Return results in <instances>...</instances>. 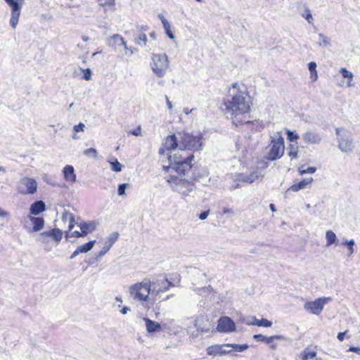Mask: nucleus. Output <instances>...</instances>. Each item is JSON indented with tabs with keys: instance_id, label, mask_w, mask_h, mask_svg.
I'll return each instance as SVG.
<instances>
[{
	"instance_id": "nucleus-59",
	"label": "nucleus",
	"mask_w": 360,
	"mask_h": 360,
	"mask_svg": "<svg viewBox=\"0 0 360 360\" xmlns=\"http://www.w3.org/2000/svg\"><path fill=\"white\" fill-rule=\"evenodd\" d=\"M8 216H9V213L0 207V217H6Z\"/></svg>"
},
{
	"instance_id": "nucleus-30",
	"label": "nucleus",
	"mask_w": 360,
	"mask_h": 360,
	"mask_svg": "<svg viewBox=\"0 0 360 360\" xmlns=\"http://www.w3.org/2000/svg\"><path fill=\"white\" fill-rule=\"evenodd\" d=\"M326 247H330L332 245H338V240L337 236H336L335 233L331 230H328L326 231Z\"/></svg>"
},
{
	"instance_id": "nucleus-25",
	"label": "nucleus",
	"mask_w": 360,
	"mask_h": 360,
	"mask_svg": "<svg viewBox=\"0 0 360 360\" xmlns=\"http://www.w3.org/2000/svg\"><path fill=\"white\" fill-rule=\"evenodd\" d=\"M126 41L120 34L112 35L108 40V44L110 46L116 48L117 46H123L126 47Z\"/></svg>"
},
{
	"instance_id": "nucleus-43",
	"label": "nucleus",
	"mask_w": 360,
	"mask_h": 360,
	"mask_svg": "<svg viewBox=\"0 0 360 360\" xmlns=\"http://www.w3.org/2000/svg\"><path fill=\"white\" fill-rule=\"evenodd\" d=\"M354 240L353 239H351L349 240V242L348 243V245L347 246V249H348V256H351L354 254Z\"/></svg>"
},
{
	"instance_id": "nucleus-7",
	"label": "nucleus",
	"mask_w": 360,
	"mask_h": 360,
	"mask_svg": "<svg viewBox=\"0 0 360 360\" xmlns=\"http://www.w3.org/2000/svg\"><path fill=\"white\" fill-rule=\"evenodd\" d=\"M336 134L338 140V148L345 153H349L354 149V143L352 134L344 129H336Z\"/></svg>"
},
{
	"instance_id": "nucleus-52",
	"label": "nucleus",
	"mask_w": 360,
	"mask_h": 360,
	"mask_svg": "<svg viewBox=\"0 0 360 360\" xmlns=\"http://www.w3.org/2000/svg\"><path fill=\"white\" fill-rule=\"evenodd\" d=\"M164 29H165V32H166L167 35L168 36V37L173 39L174 38V35L173 34V33L171 31L170 25L168 27H167V28H164Z\"/></svg>"
},
{
	"instance_id": "nucleus-55",
	"label": "nucleus",
	"mask_w": 360,
	"mask_h": 360,
	"mask_svg": "<svg viewBox=\"0 0 360 360\" xmlns=\"http://www.w3.org/2000/svg\"><path fill=\"white\" fill-rule=\"evenodd\" d=\"M348 351L355 352L358 354H360V347H358L351 346V347H349Z\"/></svg>"
},
{
	"instance_id": "nucleus-3",
	"label": "nucleus",
	"mask_w": 360,
	"mask_h": 360,
	"mask_svg": "<svg viewBox=\"0 0 360 360\" xmlns=\"http://www.w3.org/2000/svg\"><path fill=\"white\" fill-rule=\"evenodd\" d=\"M180 151L191 150L193 152L202 150V135L200 132H179Z\"/></svg>"
},
{
	"instance_id": "nucleus-41",
	"label": "nucleus",
	"mask_w": 360,
	"mask_h": 360,
	"mask_svg": "<svg viewBox=\"0 0 360 360\" xmlns=\"http://www.w3.org/2000/svg\"><path fill=\"white\" fill-rule=\"evenodd\" d=\"M287 135H288V140L291 142L297 140L300 137L299 135L296 132L291 131L290 130L287 131Z\"/></svg>"
},
{
	"instance_id": "nucleus-56",
	"label": "nucleus",
	"mask_w": 360,
	"mask_h": 360,
	"mask_svg": "<svg viewBox=\"0 0 360 360\" xmlns=\"http://www.w3.org/2000/svg\"><path fill=\"white\" fill-rule=\"evenodd\" d=\"M72 236L75 238L84 237V236H83V233L82 232V231H75L72 233Z\"/></svg>"
},
{
	"instance_id": "nucleus-15",
	"label": "nucleus",
	"mask_w": 360,
	"mask_h": 360,
	"mask_svg": "<svg viewBox=\"0 0 360 360\" xmlns=\"http://www.w3.org/2000/svg\"><path fill=\"white\" fill-rule=\"evenodd\" d=\"M264 175L262 170L257 167L254 169L250 174H245L243 173L238 174L236 180L251 184L256 180H262Z\"/></svg>"
},
{
	"instance_id": "nucleus-32",
	"label": "nucleus",
	"mask_w": 360,
	"mask_h": 360,
	"mask_svg": "<svg viewBox=\"0 0 360 360\" xmlns=\"http://www.w3.org/2000/svg\"><path fill=\"white\" fill-rule=\"evenodd\" d=\"M302 356V360L312 359L314 357H316V352L314 350L309 349V348H306L303 350Z\"/></svg>"
},
{
	"instance_id": "nucleus-48",
	"label": "nucleus",
	"mask_w": 360,
	"mask_h": 360,
	"mask_svg": "<svg viewBox=\"0 0 360 360\" xmlns=\"http://www.w3.org/2000/svg\"><path fill=\"white\" fill-rule=\"evenodd\" d=\"M91 76V72L90 69L87 68L84 71L83 78L86 80H90Z\"/></svg>"
},
{
	"instance_id": "nucleus-61",
	"label": "nucleus",
	"mask_w": 360,
	"mask_h": 360,
	"mask_svg": "<svg viewBox=\"0 0 360 360\" xmlns=\"http://www.w3.org/2000/svg\"><path fill=\"white\" fill-rule=\"evenodd\" d=\"M345 333L346 332L338 333L337 338L339 341L342 342L344 340Z\"/></svg>"
},
{
	"instance_id": "nucleus-29",
	"label": "nucleus",
	"mask_w": 360,
	"mask_h": 360,
	"mask_svg": "<svg viewBox=\"0 0 360 360\" xmlns=\"http://www.w3.org/2000/svg\"><path fill=\"white\" fill-rule=\"evenodd\" d=\"M98 4L104 8L105 13L114 11L115 0H98Z\"/></svg>"
},
{
	"instance_id": "nucleus-33",
	"label": "nucleus",
	"mask_w": 360,
	"mask_h": 360,
	"mask_svg": "<svg viewBox=\"0 0 360 360\" xmlns=\"http://www.w3.org/2000/svg\"><path fill=\"white\" fill-rule=\"evenodd\" d=\"M95 243H96V240H91L88 243H86L79 246L78 249L81 253H86L93 248Z\"/></svg>"
},
{
	"instance_id": "nucleus-24",
	"label": "nucleus",
	"mask_w": 360,
	"mask_h": 360,
	"mask_svg": "<svg viewBox=\"0 0 360 360\" xmlns=\"http://www.w3.org/2000/svg\"><path fill=\"white\" fill-rule=\"evenodd\" d=\"M46 209L45 203L41 200L34 202L30 207V212L31 215H37Z\"/></svg>"
},
{
	"instance_id": "nucleus-28",
	"label": "nucleus",
	"mask_w": 360,
	"mask_h": 360,
	"mask_svg": "<svg viewBox=\"0 0 360 360\" xmlns=\"http://www.w3.org/2000/svg\"><path fill=\"white\" fill-rule=\"evenodd\" d=\"M62 220L64 222L68 221L69 230H72L74 228L75 224V216L70 212L65 210L62 214Z\"/></svg>"
},
{
	"instance_id": "nucleus-10",
	"label": "nucleus",
	"mask_w": 360,
	"mask_h": 360,
	"mask_svg": "<svg viewBox=\"0 0 360 360\" xmlns=\"http://www.w3.org/2000/svg\"><path fill=\"white\" fill-rule=\"evenodd\" d=\"M37 182L33 178L24 176L20 179L16 185V191L21 195H32L37 192Z\"/></svg>"
},
{
	"instance_id": "nucleus-37",
	"label": "nucleus",
	"mask_w": 360,
	"mask_h": 360,
	"mask_svg": "<svg viewBox=\"0 0 360 360\" xmlns=\"http://www.w3.org/2000/svg\"><path fill=\"white\" fill-rule=\"evenodd\" d=\"M319 37L320 38V41L319 42V45L320 46H328L330 45V39L322 33L319 34Z\"/></svg>"
},
{
	"instance_id": "nucleus-57",
	"label": "nucleus",
	"mask_w": 360,
	"mask_h": 360,
	"mask_svg": "<svg viewBox=\"0 0 360 360\" xmlns=\"http://www.w3.org/2000/svg\"><path fill=\"white\" fill-rule=\"evenodd\" d=\"M310 78L311 79V80L313 82L316 81L318 79L317 72L316 71L310 72Z\"/></svg>"
},
{
	"instance_id": "nucleus-12",
	"label": "nucleus",
	"mask_w": 360,
	"mask_h": 360,
	"mask_svg": "<svg viewBox=\"0 0 360 360\" xmlns=\"http://www.w3.org/2000/svg\"><path fill=\"white\" fill-rule=\"evenodd\" d=\"M179 140V132L176 134L167 136L162 143V148H160L159 150V154L163 155L165 150L172 151L177 148L180 150V142Z\"/></svg>"
},
{
	"instance_id": "nucleus-1",
	"label": "nucleus",
	"mask_w": 360,
	"mask_h": 360,
	"mask_svg": "<svg viewBox=\"0 0 360 360\" xmlns=\"http://www.w3.org/2000/svg\"><path fill=\"white\" fill-rule=\"evenodd\" d=\"M224 112L236 125L242 123L258 124L259 122L243 120L242 116L250 112L252 105L248 88L243 84L233 83L224 101Z\"/></svg>"
},
{
	"instance_id": "nucleus-9",
	"label": "nucleus",
	"mask_w": 360,
	"mask_h": 360,
	"mask_svg": "<svg viewBox=\"0 0 360 360\" xmlns=\"http://www.w3.org/2000/svg\"><path fill=\"white\" fill-rule=\"evenodd\" d=\"M151 284L153 301L160 299L162 293L169 290L170 288L174 287V284L169 281L166 277L157 278L155 281L151 282Z\"/></svg>"
},
{
	"instance_id": "nucleus-38",
	"label": "nucleus",
	"mask_w": 360,
	"mask_h": 360,
	"mask_svg": "<svg viewBox=\"0 0 360 360\" xmlns=\"http://www.w3.org/2000/svg\"><path fill=\"white\" fill-rule=\"evenodd\" d=\"M111 165V169L114 172H119L122 169V165L118 162L117 159L113 162H110Z\"/></svg>"
},
{
	"instance_id": "nucleus-60",
	"label": "nucleus",
	"mask_w": 360,
	"mask_h": 360,
	"mask_svg": "<svg viewBox=\"0 0 360 360\" xmlns=\"http://www.w3.org/2000/svg\"><path fill=\"white\" fill-rule=\"evenodd\" d=\"M223 213L224 214H233L234 213V211L232 208H227V207H224L223 209Z\"/></svg>"
},
{
	"instance_id": "nucleus-17",
	"label": "nucleus",
	"mask_w": 360,
	"mask_h": 360,
	"mask_svg": "<svg viewBox=\"0 0 360 360\" xmlns=\"http://www.w3.org/2000/svg\"><path fill=\"white\" fill-rule=\"evenodd\" d=\"M118 237L119 233L117 232H114L110 234L104 243V246L103 247L101 250L97 254L96 259L98 260L103 256H104L110 250L112 245L117 240Z\"/></svg>"
},
{
	"instance_id": "nucleus-35",
	"label": "nucleus",
	"mask_w": 360,
	"mask_h": 360,
	"mask_svg": "<svg viewBox=\"0 0 360 360\" xmlns=\"http://www.w3.org/2000/svg\"><path fill=\"white\" fill-rule=\"evenodd\" d=\"M135 43L141 46H146L147 43V37L144 33H140L135 38Z\"/></svg>"
},
{
	"instance_id": "nucleus-14",
	"label": "nucleus",
	"mask_w": 360,
	"mask_h": 360,
	"mask_svg": "<svg viewBox=\"0 0 360 360\" xmlns=\"http://www.w3.org/2000/svg\"><path fill=\"white\" fill-rule=\"evenodd\" d=\"M253 338L257 341L265 342L266 344L269 345V348L271 349H276L278 347L277 344L274 343V340H283L288 341L290 339L284 335H272V336H265L262 334L254 335Z\"/></svg>"
},
{
	"instance_id": "nucleus-53",
	"label": "nucleus",
	"mask_w": 360,
	"mask_h": 360,
	"mask_svg": "<svg viewBox=\"0 0 360 360\" xmlns=\"http://www.w3.org/2000/svg\"><path fill=\"white\" fill-rule=\"evenodd\" d=\"M316 63L315 62H310L308 64V68H309V72L316 71Z\"/></svg>"
},
{
	"instance_id": "nucleus-23",
	"label": "nucleus",
	"mask_w": 360,
	"mask_h": 360,
	"mask_svg": "<svg viewBox=\"0 0 360 360\" xmlns=\"http://www.w3.org/2000/svg\"><path fill=\"white\" fill-rule=\"evenodd\" d=\"M27 219L30 220L32 224V231L37 232L42 229L44 225V219L42 217H36L32 215H28Z\"/></svg>"
},
{
	"instance_id": "nucleus-26",
	"label": "nucleus",
	"mask_w": 360,
	"mask_h": 360,
	"mask_svg": "<svg viewBox=\"0 0 360 360\" xmlns=\"http://www.w3.org/2000/svg\"><path fill=\"white\" fill-rule=\"evenodd\" d=\"M313 181V178L312 177H309V178H306L304 179H303L302 181H300L299 183L297 184H295L293 185H292L288 191H292L294 192H297L301 189H304L306 188V186L307 185H309V184H311V182Z\"/></svg>"
},
{
	"instance_id": "nucleus-13",
	"label": "nucleus",
	"mask_w": 360,
	"mask_h": 360,
	"mask_svg": "<svg viewBox=\"0 0 360 360\" xmlns=\"http://www.w3.org/2000/svg\"><path fill=\"white\" fill-rule=\"evenodd\" d=\"M217 330L224 333H232L236 330L235 322L229 316H222L218 320Z\"/></svg>"
},
{
	"instance_id": "nucleus-39",
	"label": "nucleus",
	"mask_w": 360,
	"mask_h": 360,
	"mask_svg": "<svg viewBox=\"0 0 360 360\" xmlns=\"http://www.w3.org/2000/svg\"><path fill=\"white\" fill-rule=\"evenodd\" d=\"M302 17L304 18L309 23H312L313 18L311 11L308 8H306L304 9V11L302 14Z\"/></svg>"
},
{
	"instance_id": "nucleus-21",
	"label": "nucleus",
	"mask_w": 360,
	"mask_h": 360,
	"mask_svg": "<svg viewBox=\"0 0 360 360\" xmlns=\"http://www.w3.org/2000/svg\"><path fill=\"white\" fill-rule=\"evenodd\" d=\"M11 17L10 24L13 29H15L18 23L19 17L20 15L21 6L20 3H17L11 6Z\"/></svg>"
},
{
	"instance_id": "nucleus-58",
	"label": "nucleus",
	"mask_w": 360,
	"mask_h": 360,
	"mask_svg": "<svg viewBox=\"0 0 360 360\" xmlns=\"http://www.w3.org/2000/svg\"><path fill=\"white\" fill-rule=\"evenodd\" d=\"M193 271H194V272H193L194 274H195L198 275L201 278H202V279H203V281H205V277H206V276H205V274H202V273L200 272V271H199L198 270H197L196 269H193Z\"/></svg>"
},
{
	"instance_id": "nucleus-19",
	"label": "nucleus",
	"mask_w": 360,
	"mask_h": 360,
	"mask_svg": "<svg viewBox=\"0 0 360 360\" xmlns=\"http://www.w3.org/2000/svg\"><path fill=\"white\" fill-rule=\"evenodd\" d=\"M226 348L229 347L225 346V344L212 345L207 349V353L210 356L224 355L226 354H230L232 350H227L226 349Z\"/></svg>"
},
{
	"instance_id": "nucleus-11",
	"label": "nucleus",
	"mask_w": 360,
	"mask_h": 360,
	"mask_svg": "<svg viewBox=\"0 0 360 360\" xmlns=\"http://www.w3.org/2000/svg\"><path fill=\"white\" fill-rule=\"evenodd\" d=\"M332 300L330 297H319L314 301L307 302L304 309L311 314L319 315L323 309L324 305Z\"/></svg>"
},
{
	"instance_id": "nucleus-44",
	"label": "nucleus",
	"mask_w": 360,
	"mask_h": 360,
	"mask_svg": "<svg viewBox=\"0 0 360 360\" xmlns=\"http://www.w3.org/2000/svg\"><path fill=\"white\" fill-rule=\"evenodd\" d=\"M316 167H307V169H302L300 168V173L303 175V174H313L316 172Z\"/></svg>"
},
{
	"instance_id": "nucleus-8",
	"label": "nucleus",
	"mask_w": 360,
	"mask_h": 360,
	"mask_svg": "<svg viewBox=\"0 0 360 360\" xmlns=\"http://www.w3.org/2000/svg\"><path fill=\"white\" fill-rule=\"evenodd\" d=\"M168 68V57L165 53L153 54L151 68L158 77H164Z\"/></svg>"
},
{
	"instance_id": "nucleus-16",
	"label": "nucleus",
	"mask_w": 360,
	"mask_h": 360,
	"mask_svg": "<svg viewBox=\"0 0 360 360\" xmlns=\"http://www.w3.org/2000/svg\"><path fill=\"white\" fill-rule=\"evenodd\" d=\"M49 238H51L58 244L62 240L63 232L59 229H53L40 234V238L43 243H47Z\"/></svg>"
},
{
	"instance_id": "nucleus-36",
	"label": "nucleus",
	"mask_w": 360,
	"mask_h": 360,
	"mask_svg": "<svg viewBox=\"0 0 360 360\" xmlns=\"http://www.w3.org/2000/svg\"><path fill=\"white\" fill-rule=\"evenodd\" d=\"M288 154L291 160L297 158L298 154V147L294 144H290Z\"/></svg>"
},
{
	"instance_id": "nucleus-64",
	"label": "nucleus",
	"mask_w": 360,
	"mask_h": 360,
	"mask_svg": "<svg viewBox=\"0 0 360 360\" xmlns=\"http://www.w3.org/2000/svg\"><path fill=\"white\" fill-rule=\"evenodd\" d=\"M165 100H166V103L167 105V107L169 110H172V103L169 101L168 97L167 96H165Z\"/></svg>"
},
{
	"instance_id": "nucleus-5",
	"label": "nucleus",
	"mask_w": 360,
	"mask_h": 360,
	"mask_svg": "<svg viewBox=\"0 0 360 360\" xmlns=\"http://www.w3.org/2000/svg\"><path fill=\"white\" fill-rule=\"evenodd\" d=\"M167 181L170 184L173 191L181 194L184 198L191 195L194 190V184L184 179L171 175Z\"/></svg>"
},
{
	"instance_id": "nucleus-54",
	"label": "nucleus",
	"mask_w": 360,
	"mask_h": 360,
	"mask_svg": "<svg viewBox=\"0 0 360 360\" xmlns=\"http://www.w3.org/2000/svg\"><path fill=\"white\" fill-rule=\"evenodd\" d=\"M141 129L140 127H138L136 129L131 131L129 133L134 136H138L141 134Z\"/></svg>"
},
{
	"instance_id": "nucleus-47",
	"label": "nucleus",
	"mask_w": 360,
	"mask_h": 360,
	"mask_svg": "<svg viewBox=\"0 0 360 360\" xmlns=\"http://www.w3.org/2000/svg\"><path fill=\"white\" fill-rule=\"evenodd\" d=\"M158 17L160 19L164 28H167V27H168L170 25L162 14H159Z\"/></svg>"
},
{
	"instance_id": "nucleus-40",
	"label": "nucleus",
	"mask_w": 360,
	"mask_h": 360,
	"mask_svg": "<svg viewBox=\"0 0 360 360\" xmlns=\"http://www.w3.org/2000/svg\"><path fill=\"white\" fill-rule=\"evenodd\" d=\"M340 72L342 74V75L344 78H349L350 80H352V79H353L352 72L348 71L346 68H342L340 70Z\"/></svg>"
},
{
	"instance_id": "nucleus-42",
	"label": "nucleus",
	"mask_w": 360,
	"mask_h": 360,
	"mask_svg": "<svg viewBox=\"0 0 360 360\" xmlns=\"http://www.w3.org/2000/svg\"><path fill=\"white\" fill-rule=\"evenodd\" d=\"M84 154L86 155H89V156H92L94 158H96L98 153H97V151H96V150L95 148H90L86 149L84 151Z\"/></svg>"
},
{
	"instance_id": "nucleus-20",
	"label": "nucleus",
	"mask_w": 360,
	"mask_h": 360,
	"mask_svg": "<svg viewBox=\"0 0 360 360\" xmlns=\"http://www.w3.org/2000/svg\"><path fill=\"white\" fill-rule=\"evenodd\" d=\"M64 180L70 184H73L77 179L75 169L72 165H65L63 169Z\"/></svg>"
},
{
	"instance_id": "nucleus-50",
	"label": "nucleus",
	"mask_w": 360,
	"mask_h": 360,
	"mask_svg": "<svg viewBox=\"0 0 360 360\" xmlns=\"http://www.w3.org/2000/svg\"><path fill=\"white\" fill-rule=\"evenodd\" d=\"M209 214H210V210H205L199 214V219L201 220H204L207 218Z\"/></svg>"
},
{
	"instance_id": "nucleus-62",
	"label": "nucleus",
	"mask_w": 360,
	"mask_h": 360,
	"mask_svg": "<svg viewBox=\"0 0 360 360\" xmlns=\"http://www.w3.org/2000/svg\"><path fill=\"white\" fill-rule=\"evenodd\" d=\"M80 251L79 250L78 248L73 252V253L70 257V259H74L75 257H77L79 254H80Z\"/></svg>"
},
{
	"instance_id": "nucleus-18",
	"label": "nucleus",
	"mask_w": 360,
	"mask_h": 360,
	"mask_svg": "<svg viewBox=\"0 0 360 360\" xmlns=\"http://www.w3.org/2000/svg\"><path fill=\"white\" fill-rule=\"evenodd\" d=\"M302 139L307 144H319L321 141V135L316 131L308 129L302 135Z\"/></svg>"
},
{
	"instance_id": "nucleus-31",
	"label": "nucleus",
	"mask_w": 360,
	"mask_h": 360,
	"mask_svg": "<svg viewBox=\"0 0 360 360\" xmlns=\"http://www.w3.org/2000/svg\"><path fill=\"white\" fill-rule=\"evenodd\" d=\"M247 325H255L259 327H271L272 326V322L266 319H257V318H254V322H246Z\"/></svg>"
},
{
	"instance_id": "nucleus-49",
	"label": "nucleus",
	"mask_w": 360,
	"mask_h": 360,
	"mask_svg": "<svg viewBox=\"0 0 360 360\" xmlns=\"http://www.w3.org/2000/svg\"><path fill=\"white\" fill-rule=\"evenodd\" d=\"M84 127L85 126L83 123H79V124L74 126V130L75 132L83 131Z\"/></svg>"
},
{
	"instance_id": "nucleus-4",
	"label": "nucleus",
	"mask_w": 360,
	"mask_h": 360,
	"mask_svg": "<svg viewBox=\"0 0 360 360\" xmlns=\"http://www.w3.org/2000/svg\"><path fill=\"white\" fill-rule=\"evenodd\" d=\"M194 159V155L191 154L186 157H184L179 151L170 154L168 160L170 164L171 169H174L178 174H185V172L191 168V162Z\"/></svg>"
},
{
	"instance_id": "nucleus-2",
	"label": "nucleus",
	"mask_w": 360,
	"mask_h": 360,
	"mask_svg": "<svg viewBox=\"0 0 360 360\" xmlns=\"http://www.w3.org/2000/svg\"><path fill=\"white\" fill-rule=\"evenodd\" d=\"M152 284L150 279L144 278L140 282L135 283L129 287L128 292L130 298L136 303L142 304L144 307L150 308L154 301L151 302Z\"/></svg>"
},
{
	"instance_id": "nucleus-6",
	"label": "nucleus",
	"mask_w": 360,
	"mask_h": 360,
	"mask_svg": "<svg viewBox=\"0 0 360 360\" xmlns=\"http://www.w3.org/2000/svg\"><path fill=\"white\" fill-rule=\"evenodd\" d=\"M269 148V150L266 155L267 160L274 161L283 156L285 149L284 139L279 132H277L275 137H271Z\"/></svg>"
},
{
	"instance_id": "nucleus-34",
	"label": "nucleus",
	"mask_w": 360,
	"mask_h": 360,
	"mask_svg": "<svg viewBox=\"0 0 360 360\" xmlns=\"http://www.w3.org/2000/svg\"><path fill=\"white\" fill-rule=\"evenodd\" d=\"M225 346L232 348V350L241 352L246 350L248 348L247 344L238 345V344H225Z\"/></svg>"
},
{
	"instance_id": "nucleus-63",
	"label": "nucleus",
	"mask_w": 360,
	"mask_h": 360,
	"mask_svg": "<svg viewBox=\"0 0 360 360\" xmlns=\"http://www.w3.org/2000/svg\"><path fill=\"white\" fill-rule=\"evenodd\" d=\"M130 311V308L129 307H124L120 311L122 314H126Z\"/></svg>"
},
{
	"instance_id": "nucleus-27",
	"label": "nucleus",
	"mask_w": 360,
	"mask_h": 360,
	"mask_svg": "<svg viewBox=\"0 0 360 360\" xmlns=\"http://www.w3.org/2000/svg\"><path fill=\"white\" fill-rule=\"evenodd\" d=\"M146 330L148 333H153L160 330V324L156 321H152L148 318H144Z\"/></svg>"
},
{
	"instance_id": "nucleus-46",
	"label": "nucleus",
	"mask_w": 360,
	"mask_h": 360,
	"mask_svg": "<svg viewBox=\"0 0 360 360\" xmlns=\"http://www.w3.org/2000/svg\"><path fill=\"white\" fill-rule=\"evenodd\" d=\"M125 49V55L130 56L133 55L137 50L135 48L133 47H127L126 45V47H124Z\"/></svg>"
},
{
	"instance_id": "nucleus-45",
	"label": "nucleus",
	"mask_w": 360,
	"mask_h": 360,
	"mask_svg": "<svg viewBox=\"0 0 360 360\" xmlns=\"http://www.w3.org/2000/svg\"><path fill=\"white\" fill-rule=\"evenodd\" d=\"M129 186L128 184H122L118 186L117 193L119 195L125 194V190Z\"/></svg>"
},
{
	"instance_id": "nucleus-22",
	"label": "nucleus",
	"mask_w": 360,
	"mask_h": 360,
	"mask_svg": "<svg viewBox=\"0 0 360 360\" xmlns=\"http://www.w3.org/2000/svg\"><path fill=\"white\" fill-rule=\"evenodd\" d=\"M80 231L83 233V236H86L89 233H92L96 227V223L95 221L89 222H80L78 225Z\"/></svg>"
},
{
	"instance_id": "nucleus-51",
	"label": "nucleus",
	"mask_w": 360,
	"mask_h": 360,
	"mask_svg": "<svg viewBox=\"0 0 360 360\" xmlns=\"http://www.w3.org/2000/svg\"><path fill=\"white\" fill-rule=\"evenodd\" d=\"M193 285H195L193 284ZM193 290L194 291H197L199 293H201V292H208L209 291V288H205V287H203V288H195V286H193Z\"/></svg>"
}]
</instances>
